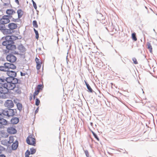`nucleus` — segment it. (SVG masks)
<instances>
[{
  "instance_id": "nucleus-16",
  "label": "nucleus",
  "mask_w": 157,
  "mask_h": 157,
  "mask_svg": "<svg viewBox=\"0 0 157 157\" xmlns=\"http://www.w3.org/2000/svg\"><path fill=\"white\" fill-rule=\"evenodd\" d=\"M3 20H1V18L0 19V30H1L2 32L3 31L5 28V24H6V23H4V22H2Z\"/></svg>"
},
{
  "instance_id": "nucleus-41",
  "label": "nucleus",
  "mask_w": 157,
  "mask_h": 157,
  "mask_svg": "<svg viewBox=\"0 0 157 157\" xmlns=\"http://www.w3.org/2000/svg\"><path fill=\"white\" fill-rule=\"evenodd\" d=\"M133 61V63L135 64H136L138 63L137 62V61L136 59V58H133L132 59Z\"/></svg>"
},
{
  "instance_id": "nucleus-13",
  "label": "nucleus",
  "mask_w": 157,
  "mask_h": 157,
  "mask_svg": "<svg viewBox=\"0 0 157 157\" xmlns=\"http://www.w3.org/2000/svg\"><path fill=\"white\" fill-rule=\"evenodd\" d=\"M13 90L15 93L20 94L21 93V87L18 85V83L15 85V87Z\"/></svg>"
},
{
  "instance_id": "nucleus-49",
  "label": "nucleus",
  "mask_w": 157,
  "mask_h": 157,
  "mask_svg": "<svg viewBox=\"0 0 157 157\" xmlns=\"http://www.w3.org/2000/svg\"><path fill=\"white\" fill-rule=\"evenodd\" d=\"M90 125H91V126H92L93 125V123L92 122H90Z\"/></svg>"
},
{
  "instance_id": "nucleus-11",
  "label": "nucleus",
  "mask_w": 157,
  "mask_h": 157,
  "mask_svg": "<svg viewBox=\"0 0 157 157\" xmlns=\"http://www.w3.org/2000/svg\"><path fill=\"white\" fill-rule=\"evenodd\" d=\"M4 65H6L7 71H10V69H15L16 68V66L13 63H5Z\"/></svg>"
},
{
  "instance_id": "nucleus-48",
  "label": "nucleus",
  "mask_w": 157,
  "mask_h": 157,
  "mask_svg": "<svg viewBox=\"0 0 157 157\" xmlns=\"http://www.w3.org/2000/svg\"><path fill=\"white\" fill-rule=\"evenodd\" d=\"M32 99V95L31 96H30V98H29L30 100H31Z\"/></svg>"
},
{
  "instance_id": "nucleus-52",
  "label": "nucleus",
  "mask_w": 157,
  "mask_h": 157,
  "mask_svg": "<svg viewBox=\"0 0 157 157\" xmlns=\"http://www.w3.org/2000/svg\"><path fill=\"white\" fill-rule=\"evenodd\" d=\"M14 102L15 103H17V102L16 101H15V100H14Z\"/></svg>"
},
{
  "instance_id": "nucleus-38",
  "label": "nucleus",
  "mask_w": 157,
  "mask_h": 157,
  "mask_svg": "<svg viewBox=\"0 0 157 157\" xmlns=\"http://www.w3.org/2000/svg\"><path fill=\"white\" fill-rule=\"evenodd\" d=\"M10 140L8 141V143H12L13 141V137H10Z\"/></svg>"
},
{
  "instance_id": "nucleus-23",
  "label": "nucleus",
  "mask_w": 157,
  "mask_h": 157,
  "mask_svg": "<svg viewBox=\"0 0 157 157\" xmlns=\"http://www.w3.org/2000/svg\"><path fill=\"white\" fill-rule=\"evenodd\" d=\"M17 106L18 110L20 111H21L22 110V104L20 103H18L17 104Z\"/></svg>"
},
{
  "instance_id": "nucleus-14",
  "label": "nucleus",
  "mask_w": 157,
  "mask_h": 157,
  "mask_svg": "<svg viewBox=\"0 0 157 157\" xmlns=\"http://www.w3.org/2000/svg\"><path fill=\"white\" fill-rule=\"evenodd\" d=\"M14 32V31H12L10 29H6V28L4 29L3 31H2L3 33L5 35L12 34Z\"/></svg>"
},
{
  "instance_id": "nucleus-2",
  "label": "nucleus",
  "mask_w": 157,
  "mask_h": 157,
  "mask_svg": "<svg viewBox=\"0 0 157 157\" xmlns=\"http://www.w3.org/2000/svg\"><path fill=\"white\" fill-rule=\"evenodd\" d=\"M18 39L17 37L14 36H7L5 37L6 40L2 43V44L6 46V48L8 50V52L14 50L16 49V46L14 44V40Z\"/></svg>"
},
{
  "instance_id": "nucleus-51",
  "label": "nucleus",
  "mask_w": 157,
  "mask_h": 157,
  "mask_svg": "<svg viewBox=\"0 0 157 157\" xmlns=\"http://www.w3.org/2000/svg\"><path fill=\"white\" fill-rule=\"evenodd\" d=\"M2 16L1 15H0V19L2 18Z\"/></svg>"
},
{
  "instance_id": "nucleus-26",
  "label": "nucleus",
  "mask_w": 157,
  "mask_h": 157,
  "mask_svg": "<svg viewBox=\"0 0 157 157\" xmlns=\"http://www.w3.org/2000/svg\"><path fill=\"white\" fill-rule=\"evenodd\" d=\"M132 39L134 41H136L137 40V38L136 37V34L135 33H133L132 34Z\"/></svg>"
},
{
  "instance_id": "nucleus-24",
  "label": "nucleus",
  "mask_w": 157,
  "mask_h": 157,
  "mask_svg": "<svg viewBox=\"0 0 157 157\" xmlns=\"http://www.w3.org/2000/svg\"><path fill=\"white\" fill-rule=\"evenodd\" d=\"M147 45L148 48L149 49L150 52H151L152 51V48L151 44L149 43H147Z\"/></svg>"
},
{
  "instance_id": "nucleus-36",
  "label": "nucleus",
  "mask_w": 157,
  "mask_h": 157,
  "mask_svg": "<svg viewBox=\"0 0 157 157\" xmlns=\"http://www.w3.org/2000/svg\"><path fill=\"white\" fill-rule=\"evenodd\" d=\"M35 61H36V64L39 63L41 64V63L40 62V59H38L37 58H36L35 59Z\"/></svg>"
},
{
  "instance_id": "nucleus-45",
  "label": "nucleus",
  "mask_w": 157,
  "mask_h": 157,
  "mask_svg": "<svg viewBox=\"0 0 157 157\" xmlns=\"http://www.w3.org/2000/svg\"><path fill=\"white\" fill-rule=\"evenodd\" d=\"M15 2L18 5L19 4V2L18 0H15Z\"/></svg>"
},
{
  "instance_id": "nucleus-25",
  "label": "nucleus",
  "mask_w": 157,
  "mask_h": 157,
  "mask_svg": "<svg viewBox=\"0 0 157 157\" xmlns=\"http://www.w3.org/2000/svg\"><path fill=\"white\" fill-rule=\"evenodd\" d=\"M30 154H34L36 152V149L34 148H30Z\"/></svg>"
},
{
  "instance_id": "nucleus-33",
  "label": "nucleus",
  "mask_w": 157,
  "mask_h": 157,
  "mask_svg": "<svg viewBox=\"0 0 157 157\" xmlns=\"http://www.w3.org/2000/svg\"><path fill=\"white\" fill-rule=\"evenodd\" d=\"M32 2H33V6L34 9H35L36 10L37 9V6H36V4L33 0H32Z\"/></svg>"
},
{
  "instance_id": "nucleus-40",
  "label": "nucleus",
  "mask_w": 157,
  "mask_h": 157,
  "mask_svg": "<svg viewBox=\"0 0 157 157\" xmlns=\"http://www.w3.org/2000/svg\"><path fill=\"white\" fill-rule=\"evenodd\" d=\"M84 152L86 157H88L89 156V152L87 150H86L84 151Z\"/></svg>"
},
{
  "instance_id": "nucleus-31",
  "label": "nucleus",
  "mask_w": 157,
  "mask_h": 157,
  "mask_svg": "<svg viewBox=\"0 0 157 157\" xmlns=\"http://www.w3.org/2000/svg\"><path fill=\"white\" fill-rule=\"evenodd\" d=\"M40 103V100L38 98H36V100L35 105L36 106H38L39 105Z\"/></svg>"
},
{
  "instance_id": "nucleus-8",
  "label": "nucleus",
  "mask_w": 157,
  "mask_h": 157,
  "mask_svg": "<svg viewBox=\"0 0 157 157\" xmlns=\"http://www.w3.org/2000/svg\"><path fill=\"white\" fill-rule=\"evenodd\" d=\"M6 59L8 61L11 63H14L17 60L16 57L13 55L11 54L7 55Z\"/></svg>"
},
{
  "instance_id": "nucleus-27",
  "label": "nucleus",
  "mask_w": 157,
  "mask_h": 157,
  "mask_svg": "<svg viewBox=\"0 0 157 157\" xmlns=\"http://www.w3.org/2000/svg\"><path fill=\"white\" fill-rule=\"evenodd\" d=\"M33 24L34 27L37 28L38 27L37 22L36 20H34L33 22Z\"/></svg>"
},
{
  "instance_id": "nucleus-6",
  "label": "nucleus",
  "mask_w": 157,
  "mask_h": 157,
  "mask_svg": "<svg viewBox=\"0 0 157 157\" xmlns=\"http://www.w3.org/2000/svg\"><path fill=\"white\" fill-rule=\"evenodd\" d=\"M17 49L19 51V52L16 51H12L11 52H12L14 54L21 55V53H24L25 52L26 49L21 44L18 45L17 48Z\"/></svg>"
},
{
  "instance_id": "nucleus-20",
  "label": "nucleus",
  "mask_w": 157,
  "mask_h": 157,
  "mask_svg": "<svg viewBox=\"0 0 157 157\" xmlns=\"http://www.w3.org/2000/svg\"><path fill=\"white\" fill-rule=\"evenodd\" d=\"M7 80V78L6 77H5L4 76H2L0 78V84H2V82H4L5 81H6Z\"/></svg>"
},
{
  "instance_id": "nucleus-4",
  "label": "nucleus",
  "mask_w": 157,
  "mask_h": 157,
  "mask_svg": "<svg viewBox=\"0 0 157 157\" xmlns=\"http://www.w3.org/2000/svg\"><path fill=\"white\" fill-rule=\"evenodd\" d=\"M6 74L9 76V77H6L7 80L9 81V79L13 80V82H15L18 81V79L15 78L17 75V73L16 72L13 71H7Z\"/></svg>"
},
{
  "instance_id": "nucleus-39",
  "label": "nucleus",
  "mask_w": 157,
  "mask_h": 157,
  "mask_svg": "<svg viewBox=\"0 0 157 157\" xmlns=\"http://www.w3.org/2000/svg\"><path fill=\"white\" fill-rule=\"evenodd\" d=\"M4 147L0 145V154H1L2 153V151L4 150Z\"/></svg>"
},
{
  "instance_id": "nucleus-34",
  "label": "nucleus",
  "mask_w": 157,
  "mask_h": 157,
  "mask_svg": "<svg viewBox=\"0 0 157 157\" xmlns=\"http://www.w3.org/2000/svg\"><path fill=\"white\" fill-rule=\"evenodd\" d=\"M36 64H37L36 67V69L37 70H39L41 66V64L37 63Z\"/></svg>"
},
{
  "instance_id": "nucleus-42",
  "label": "nucleus",
  "mask_w": 157,
  "mask_h": 157,
  "mask_svg": "<svg viewBox=\"0 0 157 157\" xmlns=\"http://www.w3.org/2000/svg\"><path fill=\"white\" fill-rule=\"evenodd\" d=\"M39 107H38L36 108V110L35 112V114H36V113H37L38 112V111L39 110Z\"/></svg>"
},
{
  "instance_id": "nucleus-9",
  "label": "nucleus",
  "mask_w": 157,
  "mask_h": 157,
  "mask_svg": "<svg viewBox=\"0 0 157 157\" xmlns=\"http://www.w3.org/2000/svg\"><path fill=\"white\" fill-rule=\"evenodd\" d=\"M3 116L1 114H0V128H3L4 125H6L7 124V121L6 120L4 119Z\"/></svg>"
},
{
  "instance_id": "nucleus-17",
  "label": "nucleus",
  "mask_w": 157,
  "mask_h": 157,
  "mask_svg": "<svg viewBox=\"0 0 157 157\" xmlns=\"http://www.w3.org/2000/svg\"><path fill=\"white\" fill-rule=\"evenodd\" d=\"M19 121V119L17 117H13L11 120V122L13 124H16Z\"/></svg>"
},
{
  "instance_id": "nucleus-22",
  "label": "nucleus",
  "mask_w": 157,
  "mask_h": 157,
  "mask_svg": "<svg viewBox=\"0 0 157 157\" xmlns=\"http://www.w3.org/2000/svg\"><path fill=\"white\" fill-rule=\"evenodd\" d=\"M6 66V65H4L3 66H0V71L7 72V70Z\"/></svg>"
},
{
  "instance_id": "nucleus-50",
  "label": "nucleus",
  "mask_w": 157,
  "mask_h": 157,
  "mask_svg": "<svg viewBox=\"0 0 157 157\" xmlns=\"http://www.w3.org/2000/svg\"><path fill=\"white\" fill-rule=\"evenodd\" d=\"M33 99H35V96H34V95H33Z\"/></svg>"
},
{
  "instance_id": "nucleus-7",
  "label": "nucleus",
  "mask_w": 157,
  "mask_h": 157,
  "mask_svg": "<svg viewBox=\"0 0 157 157\" xmlns=\"http://www.w3.org/2000/svg\"><path fill=\"white\" fill-rule=\"evenodd\" d=\"M27 143L29 145L35 146L36 139L32 136H29L26 139Z\"/></svg>"
},
{
  "instance_id": "nucleus-30",
  "label": "nucleus",
  "mask_w": 157,
  "mask_h": 157,
  "mask_svg": "<svg viewBox=\"0 0 157 157\" xmlns=\"http://www.w3.org/2000/svg\"><path fill=\"white\" fill-rule=\"evenodd\" d=\"M30 154V151L28 150L25 153V157H29V155Z\"/></svg>"
},
{
  "instance_id": "nucleus-1",
  "label": "nucleus",
  "mask_w": 157,
  "mask_h": 157,
  "mask_svg": "<svg viewBox=\"0 0 157 157\" xmlns=\"http://www.w3.org/2000/svg\"><path fill=\"white\" fill-rule=\"evenodd\" d=\"M5 106L9 108L5 109L2 111V115L7 116L9 117L15 115L17 113V109H10L14 106V104L12 100H7L4 103Z\"/></svg>"
},
{
  "instance_id": "nucleus-35",
  "label": "nucleus",
  "mask_w": 157,
  "mask_h": 157,
  "mask_svg": "<svg viewBox=\"0 0 157 157\" xmlns=\"http://www.w3.org/2000/svg\"><path fill=\"white\" fill-rule=\"evenodd\" d=\"M40 91H38L37 90H36L35 92L33 93V95H34V96H36L38 94Z\"/></svg>"
},
{
  "instance_id": "nucleus-28",
  "label": "nucleus",
  "mask_w": 157,
  "mask_h": 157,
  "mask_svg": "<svg viewBox=\"0 0 157 157\" xmlns=\"http://www.w3.org/2000/svg\"><path fill=\"white\" fill-rule=\"evenodd\" d=\"M34 31L36 34V39H38L39 38V34L38 32L35 29H34Z\"/></svg>"
},
{
  "instance_id": "nucleus-32",
  "label": "nucleus",
  "mask_w": 157,
  "mask_h": 157,
  "mask_svg": "<svg viewBox=\"0 0 157 157\" xmlns=\"http://www.w3.org/2000/svg\"><path fill=\"white\" fill-rule=\"evenodd\" d=\"M92 132L94 136V137L98 140H99V139L97 135L93 132L92 131Z\"/></svg>"
},
{
  "instance_id": "nucleus-29",
  "label": "nucleus",
  "mask_w": 157,
  "mask_h": 157,
  "mask_svg": "<svg viewBox=\"0 0 157 157\" xmlns=\"http://www.w3.org/2000/svg\"><path fill=\"white\" fill-rule=\"evenodd\" d=\"M87 89L89 90V91L91 93H92L93 92V90L90 86L89 85H87V86H86Z\"/></svg>"
},
{
  "instance_id": "nucleus-21",
  "label": "nucleus",
  "mask_w": 157,
  "mask_h": 157,
  "mask_svg": "<svg viewBox=\"0 0 157 157\" xmlns=\"http://www.w3.org/2000/svg\"><path fill=\"white\" fill-rule=\"evenodd\" d=\"M1 1L4 3L3 6H6L8 5L10 3V0H1Z\"/></svg>"
},
{
  "instance_id": "nucleus-15",
  "label": "nucleus",
  "mask_w": 157,
  "mask_h": 157,
  "mask_svg": "<svg viewBox=\"0 0 157 157\" xmlns=\"http://www.w3.org/2000/svg\"><path fill=\"white\" fill-rule=\"evenodd\" d=\"M6 13L9 15H12L15 14L17 16V14L16 12L12 9H7L6 11Z\"/></svg>"
},
{
  "instance_id": "nucleus-46",
  "label": "nucleus",
  "mask_w": 157,
  "mask_h": 157,
  "mask_svg": "<svg viewBox=\"0 0 157 157\" xmlns=\"http://www.w3.org/2000/svg\"><path fill=\"white\" fill-rule=\"evenodd\" d=\"M85 82L86 85V86H87V85H89V84L87 83V82L86 81H85Z\"/></svg>"
},
{
  "instance_id": "nucleus-43",
  "label": "nucleus",
  "mask_w": 157,
  "mask_h": 157,
  "mask_svg": "<svg viewBox=\"0 0 157 157\" xmlns=\"http://www.w3.org/2000/svg\"><path fill=\"white\" fill-rule=\"evenodd\" d=\"M20 74H21V76H24L25 75V73H22V72H20Z\"/></svg>"
},
{
  "instance_id": "nucleus-3",
  "label": "nucleus",
  "mask_w": 157,
  "mask_h": 157,
  "mask_svg": "<svg viewBox=\"0 0 157 157\" xmlns=\"http://www.w3.org/2000/svg\"><path fill=\"white\" fill-rule=\"evenodd\" d=\"M13 80L9 79V81L7 79L6 83H4L3 84L1 85V94H7L9 90H13L14 87H15V85L18 83V81L16 82H14Z\"/></svg>"
},
{
  "instance_id": "nucleus-10",
  "label": "nucleus",
  "mask_w": 157,
  "mask_h": 157,
  "mask_svg": "<svg viewBox=\"0 0 157 157\" xmlns=\"http://www.w3.org/2000/svg\"><path fill=\"white\" fill-rule=\"evenodd\" d=\"M15 126L13 125V126L8 127L7 128V132L11 134H15L17 132V130L15 128Z\"/></svg>"
},
{
  "instance_id": "nucleus-37",
  "label": "nucleus",
  "mask_w": 157,
  "mask_h": 157,
  "mask_svg": "<svg viewBox=\"0 0 157 157\" xmlns=\"http://www.w3.org/2000/svg\"><path fill=\"white\" fill-rule=\"evenodd\" d=\"M42 85L41 84L38 85L37 87V90L40 91V90H41V87L42 86Z\"/></svg>"
},
{
  "instance_id": "nucleus-12",
  "label": "nucleus",
  "mask_w": 157,
  "mask_h": 157,
  "mask_svg": "<svg viewBox=\"0 0 157 157\" xmlns=\"http://www.w3.org/2000/svg\"><path fill=\"white\" fill-rule=\"evenodd\" d=\"M8 27L12 31H14V30L16 29L17 26V24L15 23H10L8 25Z\"/></svg>"
},
{
  "instance_id": "nucleus-44",
  "label": "nucleus",
  "mask_w": 157,
  "mask_h": 157,
  "mask_svg": "<svg viewBox=\"0 0 157 157\" xmlns=\"http://www.w3.org/2000/svg\"><path fill=\"white\" fill-rule=\"evenodd\" d=\"M0 157H6L4 154H1V155H0Z\"/></svg>"
},
{
  "instance_id": "nucleus-19",
  "label": "nucleus",
  "mask_w": 157,
  "mask_h": 157,
  "mask_svg": "<svg viewBox=\"0 0 157 157\" xmlns=\"http://www.w3.org/2000/svg\"><path fill=\"white\" fill-rule=\"evenodd\" d=\"M17 13L18 14V18H21L23 14V12L21 9H19L17 10Z\"/></svg>"
},
{
  "instance_id": "nucleus-53",
  "label": "nucleus",
  "mask_w": 157,
  "mask_h": 157,
  "mask_svg": "<svg viewBox=\"0 0 157 157\" xmlns=\"http://www.w3.org/2000/svg\"><path fill=\"white\" fill-rule=\"evenodd\" d=\"M153 30H154V32H155V29H153Z\"/></svg>"
},
{
  "instance_id": "nucleus-18",
  "label": "nucleus",
  "mask_w": 157,
  "mask_h": 157,
  "mask_svg": "<svg viewBox=\"0 0 157 157\" xmlns=\"http://www.w3.org/2000/svg\"><path fill=\"white\" fill-rule=\"evenodd\" d=\"M18 146V142L17 140H16L13 143L12 145V149L13 150H15Z\"/></svg>"
},
{
  "instance_id": "nucleus-47",
  "label": "nucleus",
  "mask_w": 157,
  "mask_h": 157,
  "mask_svg": "<svg viewBox=\"0 0 157 157\" xmlns=\"http://www.w3.org/2000/svg\"><path fill=\"white\" fill-rule=\"evenodd\" d=\"M1 85L2 84H0V93H1Z\"/></svg>"
},
{
  "instance_id": "nucleus-5",
  "label": "nucleus",
  "mask_w": 157,
  "mask_h": 157,
  "mask_svg": "<svg viewBox=\"0 0 157 157\" xmlns=\"http://www.w3.org/2000/svg\"><path fill=\"white\" fill-rule=\"evenodd\" d=\"M11 19V21L13 22L18 21L17 20L18 19H15L13 17L12 15H4L2 17V18H1V21L3 20L2 22H4V23H6V24L9 23L10 21V19Z\"/></svg>"
}]
</instances>
